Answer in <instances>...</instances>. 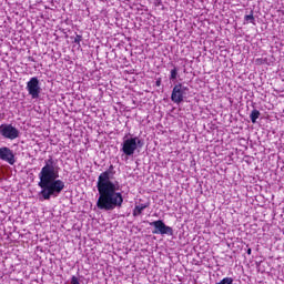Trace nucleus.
<instances>
[{
	"label": "nucleus",
	"instance_id": "1",
	"mask_svg": "<svg viewBox=\"0 0 284 284\" xmlns=\"http://www.w3.org/2000/svg\"><path fill=\"white\" fill-rule=\"evenodd\" d=\"M114 166L111 165L108 171L102 172L98 178L97 189L99 192L97 207L104 212H112L123 207V189L116 180H111Z\"/></svg>",
	"mask_w": 284,
	"mask_h": 284
},
{
	"label": "nucleus",
	"instance_id": "2",
	"mask_svg": "<svg viewBox=\"0 0 284 284\" xmlns=\"http://www.w3.org/2000/svg\"><path fill=\"white\" fill-rule=\"evenodd\" d=\"M59 172H61V168L54 159L49 158L44 161V165L38 174V186L41 189L39 196L43 201L57 199L65 190V182L59 179Z\"/></svg>",
	"mask_w": 284,
	"mask_h": 284
},
{
	"label": "nucleus",
	"instance_id": "3",
	"mask_svg": "<svg viewBox=\"0 0 284 284\" xmlns=\"http://www.w3.org/2000/svg\"><path fill=\"white\" fill-rule=\"evenodd\" d=\"M143 145V140L139 136H124L120 150L126 156H134L135 152H141Z\"/></svg>",
	"mask_w": 284,
	"mask_h": 284
},
{
	"label": "nucleus",
	"instance_id": "4",
	"mask_svg": "<svg viewBox=\"0 0 284 284\" xmlns=\"http://www.w3.org/2000/svg\"><path fill=\"white\" fill-rule=\"evenodd\" d=\"M21 132L12 124L3 123L0 125V136L2 139H8L9 141H14L19 139Z\"/></svg>",
	"mask_w": 284,
	"mask_h": 284
},
{
	"label": "nucleus",
	"instance_id": "5",
	"mask_svg": "<svg viewBox=\"0 0 284 284\" xmlns=\"http://www.w3.org/2000/svg\"><path fill=\"white\" fill-rule=\"evenodd\" d=\"M27 91L31 99H39L41 97L42 89L39 78H30V80L27 82Z\"/></svg>",
	"mask_w": 284,
	"mask_h": 284
},
{
	"label": "nucleus",
	"instance_id": "6",
	"mask_svg": "<svg viewBox=\"0 0 284 284\" xmlns=\"http://www.w3.org/2000/svg\"><path fill=\"white\" fill-rule=\"evenodd\" d=\"M187 95V87L183 85L182 83H178L173 87L172 93H171V101L173 103H183V100Z\"/></svg>",
	"mask_w": 284,
	"mask_h": 284
},
{
	"label": "nucleus",
	"instance_id": "7",
	"mask_svg": "<svg viewBox=\"0 0 284 284\" xmlns=\"http://www.w3.org/2000/svg\"><path fill=\"white\" fill-rule=\"evenodd\" d=\"M149 225H151V227H154L153 234H168L169 236H172V234H174V230H172V226L165 225V222H163V220L150 222Z\"/></svg>",
	"mask_w": 284,
	"mask_h": 284
},
{
	"label": "nucleus",
	"instance_id": "8",
	"mask_svg": "<svg viewBox=\"0 0 284 284\" xmlns=\"http://www.w3.org/2000/svg\"><path fill=\"white\" fill-rule=\"evenodd\" d=\"M0 161H4L6 163H9V165H14V163H17L14 151L8 146L0 148Z\"/></svg>",
	"mask_w": 284,
	"mask_h": 284
},
{
	"label": "nucleus",
	"instance_id": "9",
	"mask_svg": "<svg viewBox=\"0 0 284 284\" xmlns=\"http://www.w3.org/2000/svg\"><path fill=\"white\" fill-rule=\"evenodd\" d=\"M146 207H148V204L135 205L133 210V216H141V214H143V210H145Z\"/></svg>",
	"mask_w": 284,
	"mask_h": 284
},
{
	"label": "nucleus",
	"instance_id": "10",
	"mask_svg": "<svg viewBox=\"0 0 284 284\" xmlns=\"http://www.w3.org/2000/svg\"><path fill=\"white\" fill-rule=\"evenodd\" d=\"M258 116H261V111L253 110L250 115L252 123H256V120L258 119Z\"/></svg>",
	"mask_w": 284,
	"mask_h": 284
},
{
	"label": "nucleus",
	"instance_id": "11",
	"mask_svg": "<svg viewBox=\"0 0 284 284\" xmlns=\"http://www.w3.org/2000/svg\"><path fill=\"white\" fill-rule=\"evenodd\" d=\"M176 79H179V69L174 68L171 70L170 80L176 81Z\"/></svg>",
	"mask_w": 284,
	"mask_h": 284
},
{
	"label": "nucleus",
	"instance_id": "12",
	"mask_svg": "<svg viewBox=\"0 0 284 284\" xmlns=\"http://www.w3.org/2000/svg\"><path fill=\"white\" fill-rule=\"evenodd\" d=\"M244 21L250 22V23H254V14H247L244 17Z\"/></svg>",
	"mask_w": 284,
	"mask_h": 284
},
{
	"label": "nucleus",
	"instance_id": "13",
	"mask_svg": "<svg viewBox=\"0 0 284 284\" xmlns=\"http://www.w3.org/2000/svg\"><path fill=\"white\" fill-rule=\"evenodd\" d=\"M71 284H80V282H79V277H77V276H72L71 277Z\"/></svg>",
	"mask_w": 284,
	"mask_h": 284
},
{
	"label": "nucleus",
	"instance_id": "14",
	"mask_svg": "<svg viewBox=\"0 0 284 284\" xmlns=\"http://www.w3.org/2000/svg\"><path fill=\"white\" fill-rule=\"evenodd\" d=\"M74 41H75V43H81V36H77Z\"/></svg>",
	"mask_w": 284,
	"mask_h": 284
},
{
	"label": "nucleus",
	"instance_id": "15",
	"mask_svg": "<svg viewBox=\"0 0 284 284\" xmlns=\"http://www.w3.org/2000/svg\"><path fill=\"white\" fill-rule=\"evenodd\" d=\"M155 85H156L158 88L161 87V79L156 80Z\"/></svg>",
	"mask_w": 284,
	"mask_h": 284
},
{
	"label": "nucleus",
	"instance_id": "16",
	"mask_svg": "<svg viewBox=\"0 0 284 284\" xmlns=\"http://www.w3.org/2000/svg\"><path fill=\"white\" fill-rule=\"evenodd\" d=\"M247 254H252V248H248V250H247Z\"/></svg>",
	"mask_w": 284,
	"mask_h": 284
}]
</instances>
